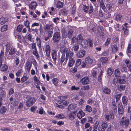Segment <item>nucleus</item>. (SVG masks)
Here are the masks:
<instances>
[{
    "label": "nucleus",
    "instance_id": "1",
    "mask_svg": "<svg viewBox=\"0 0 131 131\" xmlns=\"http://www.w3.org/2000/svg\"><path fill=\"white\" fill-rule=\"evenodd\" d=\"M26 98L27 99L26 101V104L28 107L31 106L35 102V99L34 98L28 96Z\"/></svg>",
    "mask_w": 131,
    "mask_h": 131
},
{
    "label": "nucleus",
    "instance_id": "2",
    "mask_svg": "<svg viewBox=\"0 0 131 131\" xmlns=\"http://www.w3.org/2000/svg\"><path fill=\"white\" fill-rule=\"evenodd\" d=\"M60 34V32L57 31L54 34L52 39L55 42H58L61 39Z\"/></svg>",
    "mask_w": 131,
    "mask_h": 131
},
{
    "label": "nucleus",
    "instance_id": "3",
    "mask_svg": "<svg viewBox=\"0 0 131 131\" xmlns=\"http://www.w3.org/2000/svg\"><path fill=\"white\" fill-rule=\"evenodd\" d=\"M120 125L124 128H126L128 126L129 123V119H128L122 120L119 122Z\"/></svg>",
    "mask_w": 131,
    "mask_h": 131
},
{
    "label": "nucleus",
    "instance_id": "4",
    "mask_svg": "<svg viewBox=\"0 0 131 131\" xmlns=\"http://www.w3.org/2000/svg\"><path fill=\"white\" fill-rule=\"evenodd\" d=\"M58 103L60 105H58L57 103H56V105L57 107H58L59 108H63L64 106H65L67 105V102L64 100L59 101H58Z\"/></svg>",
    "mask_w": 131,
    "mask_h": 131
},
{
    "label": "nucleus",
    "instance_id": "5",
    "mask_svg": "<svg viewBox=\"0 0 131 131\" xmlns=\"http://www.w3.org/2000/svg\"><path fill=\"white\" fill-rule=\"evenodd\" d=\"M107 126V124L106 122H103L102 125H99L98 127L99 131H105Z\"/></svg>",
    "mask_w": 131,
    "mask_h": 131
},
{
    "label": "nucleus",
    "instance_id": "6",
    "mask_svg": "<svg viewBox=\"0 0 131 131\" xmlns=\"http://www.w3.org/2000/svg\"><path fill=\"white\" fill-rule=\"evenodd\" d=\"M90 80L89 78L85 77L82 78L80 80V82L83 84H87L89 83Z\"/></svg>",
    "mask_w": 131,
    "mask_h": 131
},
{
    "label": "nucleus",
    "instance_id": "7",
    "mask_svg": "<svg viewBox=\"0 0 131 131\" xmlns=\"http://www.w3.org/2000/svg\"><path fill=\"white\" fill-rule=\"evenodd\" d=\"M122 102L124 107L127 106L129 102L128 97L125 96H123L122 98Z\"/></svg>",
    "mask_w": 131,
    "mask_h": 131
},
{
    "label": "nucleus",
    "instance_id": "8",
    "mask_svg": "<svg viewBox=\"0 0 131 131\" xmlns=\"http://www.w3.org/2000/svg\"><path fill=\"white\" fill-rule=\"evenodd\" d=\"M85 61L86 63L89 67L90 65L92 64L93 62V60L90 57H88L85 59Z\"/></svg>",
    "mask_w": 131,
    "mask_h": 131
},
{
    "label": "nucleus",
    "instance_id": "9",
    "mask_svg": "<svg viewBox=\"0 0 131 131\" xmlns=\"http://www.w3.org/2000/svg\"><path fill=\"white\" fill-rule=\"evenodd\" d=\"M85 52L83 50H80L79 51L77 52L76 55L78 57L81 58L83 57L85 55Z\"/></svg>",
    "mask_w": 131,
    "mask_h": 131
},
{
    "label": "nucleus",
    "instance_id": "10",
    "mask_svg": "<svg viewBox=\"0 0 131 131\" xmlns=\"http://www.w3.org/2000/svg\"><path fill=\"white\" fill-rule=\"evenodd\" d=\"M118 107L119 114H123L124 112V109L122 103L119 104Z\"/></svg>",
    "mask_w": 131,
    "mask_h": 131
},
{
    "label": "nucleus",
    "instance_id": "11",
    "mask_svg": "<svg viewBox=\"0 0 131 131\" xmlns=\"http://www.w3.org/2000/svg\"><path fill=\"white\" fill-rule=\"evenodd\" d=\"M103 91L105 94H109L111 92V90L110 89L106 86H104L102 88Z\"/></svg>",
    "mask_w": 131,
    "mask_h": 131
},
{
    "label": "nucleus",
    "instance_id": "12",
    "mask_svg": "<svg viewBox=\"0 0 131 131\" xmlns=\"http://www.w3.org/2000/svg\"><path fill=\"white\" fill-rule=\"evenodd\" d=\"M37 3L35 2H32L29 5V8L31 9H35L37 6Z\"/></svg>",
    "mask_w": 131,
    "mask_h": 131
},
{
    "label": "nucleus",
    "instance_id": "13",
    "mask_svg": "<svg viewBox=\"0 0 131 131\" xmlns=\"http://www.w3.org/2000/svg\"><path fill=\"white\" fill-rule=\"evenodd\" d=\"M66 52V60H68V58H73V53L72 51H70L68 52V50H67Z\"/></svg>",
    "mask_w": 131,
    "mask_h": 131
},
{
    "label": "nucleus",
    "instance_id": "14",
    "mask_svg": "<svg viewBox=\"0 0 131 131\" xmlns=\"http://www.w3.org/2000/svg\"><path fill=\"white\" fill-rule=\"evenodd\" d=\"M69 62L68 66L69 67H71L75 62V60L73 58H68Z\"/></svg>",
    "mask_w": 131,
    "mask_h": 131
},
{
    "label": "nucleus",
    "instance_id": "15",
    "mask_svg": "<svg viewBox=\"0 0 131 131\" xmlns=\"http://www.w3.org/2000/svg\"><path fill=\"white\" fill-rule=\"evenodd\" d=\"M76 116V114L73 113H70L68 115L69 119L71 121H74Z\"/></svg>",
    "mask_w": 131,
    "mask_h": 131
},
{
    "label": "nucleus",
    "instance_id": "16",
    "mask_svg": "<svg viewBox=\"0 0 131 131\" xmlns=\"http://www.w3.org/2000/svg\"><path fill=\"white\" fill-rule=\"evenodd\" d=\"M65 55L63 54L62 56L61 57V61L60 63L61 64V65H65L67 63V60H66V59L65 61L63 62L65 60Z\"/></svg>",
    "mask_w": 131,
    "mask_h": 131
},
{
    "label": "nucleus",
    "instance_id": "17",
    "mask_svg": "<svg viewBox=\"0 0 131 131\" xmlns=\"http://www.w3.org/2000/svg\"><path fill=\"white\" fill-rule=\"evenodd\" d=\"M36 43L39 48L40 49L41 47V41L39 37H37L36 38Z\"/></svg>",
    "mask_w": 131,
    "mask_h": 131
},
{
    "label": "nucleus",
    "instance_id": "18",
    "mask_svg": "<svg viewBox=\"0 0 131 131\" xmlns=\"http://www.w3.org/2000/svg\"><path fill=\"white\" fill-rule=\"evenodd\" d=\"M39 26V24L38 23H35L31 25V30L32 31H35L37 30L36 26Z\"/></svg>",
    "mask_w": 131,
    "mask_h": 131
},
{
    "label": "nucleus",
    "instance_id": "19",
    "mask_svg": "<svg viewBox=\"0 0 131 131\" xmlns=\"http://www.w3.org/2000/svg\"><path fill=\"white\" fill-rule=\"evenodd\" d=\"M97 33L98 34L100 35V36H103L104 35V30L103 29L100 28V27H98V32Z\"/></svg>",
    "mask_w": 131,
    "mask_h": 131
},
{
    "label": "nucleus",
    "instance_id": "20",
    "mask_svg": "<svg viewBox=\"0 0 131 131\" xmlns=\"http://www.w3.org/2000/svg\"><path fill=\"white\" fill-rule=\"evenodd\" d=\"M125 86L122 84H119L118 85L117 89L118 90L122 91H124L125 89Z\"/></svg>",
    "mask_w": 131,
    "mask_h": 131
},
{
    "label": "nucleus",
    "instance_id": "21",
    "mask_svg": "<svg viewBox=\"0 0 131 131\" xmlns=\"http://www.w3.org/2000/svg\"><path fill=\"white\" fill-rule=\"evenodd\" d=\"M85 115L84 113L82 111L80 110L77 114V117L79 119H80L84 116Z\"/></svg>",
    "mask_w": 131,
    "mask_h": 131
},
{
    "label": "nucleus",
    "instance_id": "22",
    "mask_svg": "<svg viewBox=\"0 0 131 131\" xmlns=\"http://www.w3.org/2000/svg\"><path fill=\"white\" fill-rule=\"evenodd\" d=\"M126 65L125 64H121L120 68L121 71L122 72H127V70L126 69Z\"/></svg>",
    "mask_w": 131,
    "mask_h": 131
},
{
    "label": "nucleus",
    "instance_id": "23",
    "mask_svg": "<svg viewBox=\"0 0 131 131\" xmlns=\"http://www.w3.org/2000/svg\"><path fill=\"white\" fill-rule=\"evenodd\" d=\"M77 39V42L78 44L81 43V42L84 40V39L81 34H79L78 35Z\"/></svg>",
    "mask_w": 131,
    "mask_h": 131
},
{
    "label": "nucleus",
    "instance_id": "24",
    "mask_svg": "<svg viewBox=\"0 0 131 131\" xmlns=\"http://www.w3.org/2000/svg\"><path fill=\"white\" fill-rule=\"evenodd\" d=\"M45 29L46 31L53 30V28L52 26L51 25H46L45 26Z\"/></svg>",
    "mask_w": 131,
    "mask_h": 131
},
{
    "label": "nucleus",
    "instance_id": "25",
    "mask_svg": "<svg viewBox=\"0 0 131 131\" xmlns=\"http://www.w3.org/2000/svg\"><path fill=\"white\" fill-rule=\"evenodd\" d=\"M74 32L72 29H70L68 32V38L70 39L73 35Z\"/></svg>",
    "mask_w": 131,
    "mask_h": 131
},
{
    "label": "nucleus",
    "instance_id": "26",
    "mask_svg": "<svg viewBox=\"0 0 131 131\" xmlns=\"http://www.w3.org/2000/svg\"><path fill=\"white\" fill-rule=\"evenodd\" d=\"M100 61L103 64H104L107 62L108 60L106 57H102L100 59Z\"/></svg>",
    "mask_w": 131,
    "mask_h": 131
},
{
    "label": "nucleus",
    "instance_id": "27",
    "mask_svg": "<svg viewBox=\"0 0 131 131\" xmlns=\"http://www.w3.org/2000/svg\"><path fill=\"white\" fill-rule=\"evenodd\" d=\"M63 3L61 2L60 1H58L56 4V7L58 8L63 7Z\"/></svg>",
    "mask_w": 131,
    "mask_h": 131
},
{
    "label": "nucleus",
    "instance_id": "28",
    "mask_svg": "<svg viewBox=\"0 0 131 131\" xmlns=\"http://www.w3.org/2000/svg\"><path fill=\"white\" fill-rule=\"evenodd\" d=\"M8 29V25H4L1 28V30L2 32L6 31Z\"/></svg>",
    "mask_w": 131,
    "mask_h": 131
},
{
    "label": "nucleus",
    "instance_id": "29",
    "mask_svg": "<svg viewBox=\"0 0 131 131\" xmlns=\"http://www.w3.org/2000/svg\"><path fill=\"white\" fill-rule=\"evenodd\" d=\"M89 8V7L88 6H86L85 5H83V10H84V12L86 13H88Z\"/></svg>",
    "mask_w": 131,
    "mask_h": 131
},
{
    "label": "nucleus",
    "instance_id": "30",
    "mask_svg": "<svg viewBox=\"0 0 131 131\" xmlns=\"http://www.w3.org/2000/svg\"><path fill=\"white\" fill-rule=\"evenodd\" d=\"M85 110L89 112H91L92 110V108L89 105H87L85 106Z\"/></svg>",
    "mask_w": 131,
    "mask_h": 131
},
{
    "label": "nucleus",
    "instance_id": "31",
    "mask_svg": "<svg viewBox=\"0 0 131 131\" xmlns=\"http://www.w3.org/2000/svg\"><path fill=\"white\" fill-rule=\"evenodd\" d=\"M6 21V20L5 18L2 17L0 19V24L1 25L5 24Z\"/></svg>",
    "mask_w": 131,
    "mask_h": 131
},
{
    "label": "nucleus",
    "instance_id": "32",
    "mask_svg": "<svg viewBox=\"0 0 131 131\" xmlns=\"http://www.w3.org/2000/svg\"><path fill=\"white\" fill-rule=\"evenodd\" d=\"M79 44H81L84 47H86L87 46V40L85 41L84 39V40L81 42V43H79Z\"/></svg>",
    "mask_w": 131,
    "mask_h": 131
},
{
    "label": "nucleus",
    "instance_id": "33",
    "mask_svg": "<svg viewBox=\"0 0 131 131\" xmlns=\"http://www.w3.org/2000/svg\"><path fill=\"white\" fill-rule=\"evenodd\" d=\"M100 6L103 9H104L106 8V7L104 4L103 0H101L100 2Z\"/></svg>",
    "mask_w": 131,
    "mask_h": 131
},
{
    "label": "nucleus",
    "instance_id": "34",
    "mask_svg": "<svg viewBox=\"0 0 131 131\" xmlns=\"http://www.w3.org/2000/svg\"><path fill=\"white\" fill-rule=\"evenodd\" d=\"M6 108L5 107L3 106L1 109V113L2 114H4L6 112Z\"/></svg>",
    "mask_w": 131,
    "mask_h": 131
},
{
    "label": "nucleus",
    "instance_id": "35",
    "mask_svg": "<svg viewBox=\"0 0 131 131\" xmlns=\"http://www.w3.org/2000/svg\"><path fill=\"white\" fill-rule=\"evenodd\" d=\"M55 117L57 118L61 119H63L65 118L64 115L62 113L59 114L58 115L56 116Z\"/></svg>",
    "mask_w": 131,
    "mask_h": 131
},
{
    "label": "nucleus",
    "instance_id": "36",
    "mask_svg": "<svg viewBox=\"0 0 131 131\" xmlns=\"http://www.w3.org/2000/svg\"><path fill=\"white\" fill-rule=\"evenodd\" d=\"M126 82V81L125 79L121 78H118V83L119 84H124Z\"/></svg>",
    "mask_w": 131,
    "mask_h": 131
},
{
    "label": "nucleus",
    "instance_id": "37",
    "mask_svg": "<svg viewBox=\"0 0 131 131\" xmlns=\"http://www.w3.org/2000/svg\"><path fill=\"white\" fill-rule=\"evenodd\" d=\"M58 81V79L57 78H54L52 79V82L53 84L56 86H57Z\"/></svg>",
    "mask_w": 131,
    "mask_h": 131
},
{
    "label": "nucleus",
    "instance_id": "38",
    "mask_svg": "<svg viewBox=\"0 0 131 131\" xmlns=\"http://www.w3.org/2000/svg\"><path fill=\"white\" fill-rule=\"evenodd\" d=\"M120 74V71L118 69H116L115 71V75L116 77L119 76Z\"/></svg>",
    "mask_w": 131,
    "mask_h": 131
},
{
    "label": "nucleus",
    "instance_id": "39",
    "mask_svg": "<svg viewBox=\"0 0 131 131\" xmlns=\"http://www.w3.org/2000/svg\"><path fill=\"white\" fill-rule=\"evenodd\" d=\"M93 8L91 4L89 5V14H90L92 13L93 12Z\"/></svg>",
    "mask_w": 131,
    "mask_h": 131
},
{
    "label": "nucleus",
    "instance_id": "40",
    "mask_svg": "<svg viewBox=\"0 0 131 131\" xmlns=\"http://www.w3.org/2000/svg\"><path fill=\"white\" fill-rule=\"evenodd\" d=\"M75 106L73 104H70L68 107V109L69 111L74 109L75 108Z\"/></svg>",
    "mask_w": 131,
    "mask_h": 131
},
{
    "label": "nucleus",
    "instance_id": "41",
    "mask_svg": "<svg viewBox=\"0 0 131 131\" xmlns=\"http://www.w3.org/2000/svg\"><path fill=\"white\" fill-rule=\"evenodd\" d=\"M27 38H28V39L29 41L32 42H34V40L32 39V35H31V34H29L27 36Z\"/></svg>",
    "mask_w": 131,
    "mask_h": 131
},
{
    "label": "nucleus",
    "instance_id": "42",
    "mask_svg": "<svg viewBox=\"0 0 131 131\" xmlns=\"http://www.w3.org/2000/svg\"><path fill=\"white\" fill-rule=\"evenodd\" d=\"M28 77L26 76H23L21 78V80L22 81V83L26 81L28 79Z\"/></svg>",
    "mask_w": 131,
    "mask_h": 131
},
{
    "label": "nucleus",
    "instance_id": "43",
    "mask_svg": "<svg viewBox=\"0 0 131 131\" xmlns=\"http://www.w3.org/2000/svg\"><path fill=\"white\" fill-rule=\"evenodd\" d=\"M113 70L112 69H108L107 70V74L109 75H111L113 72Z\"/></svg>",
    "mask_w": 131,
    "mask_h": 131
},
{
    "label": "nucleus",
    "instance_id": "44",
    "mask_svg": "<svg viewBox=\"0 0 131 131\" xmlns=\"http://www.w3.org/2000/svg\"><path fill=\"white\" fill-rule=\"evenodd\" d=\"M111 38H107L106 41L105 43V45L107 46L111 42Z\"/></svg>",
    "mask_w": 131,
    "mask_h": 131
},
{
    "label": "nucleus",
    "instance_id": "45",
    "mask_svg": "<svg viewBox=\"0 0 131 131\" xmlns=\"http://www.w3.org/2000/svg\"><path fill=\"white\" fill-rule=\"evenodd\" d=\"M81 66L83 68H88L89 67L88 64L86 63V62H82L81 63Z\"/></svg>",
    "mask_w": 131,
    "mask_h": 131
},
{
    "label": "nucleus",
    "instance_id": "46",
    "mask_svg": "<svg viewBox=\"0 0 131 131\" xmlns=\"http://www.w3.org/2000/svg\"><path fill=\"white\" fill-rule=\"evenodd\" d=\"M8 69V67L7 65H4L3 66H2L1 68V70L3 71H6Z\"/></svg>",
    "mask_w": 131,
    "mask_h": 131
},
{
    "label": "nucleus",
    "instance_id": "47",
    "mask_svg": "<svg viewBox=\"0 0 131 131\" xmlns=\"http://www.w3.org/2000/svg\"><path fill=\"white\" fill-rule=\"evenodd\" d=\"M97 71L93 70L92 73V74L93 77L94 78H96V75L97 74Z\"/></svg>",
    "mask_w": 131,
    "mask_h": 131
},
{
    "label": "nucleus",
    "instance_id": "48",
    "mask_svg": "<svg viewBox=\"0 0 131 131\" xmlns=\"http://www.w3.org/2000/svg\"><path fill=\"white\" fill-rule=\"evenodd\" d=\"M81 59H78L76 62V66L78 67L81 64Z\"/></svg>",
    "mask_w": 131,
    "mask_h": 131
},
{
    "label": "nucleus",
    "instance_id": "49",
    "mask_svg": "<svg viewBox=\"0 0 131 131\" xmlns=\"http://www.w3.org/2000/svg\"><path fill=\"white\" fill-rule=\"evenodd\" d=\"M76 6L74 5L72 8V14H74L75 12V10H76Z\"/></svg>",
    "mask_w": 131,
    "mask_h": 131
},
{
    "label": "nucleus",
    "instance_id": "50",
    "mask_svg": "<svg viewBox=\"0 0 131 131\" xmlns=\"http://www.w3.org/2000/svg\"><path fill=\"white\" fill-rule=\"evenodd\" d=\"M23 27V26L22 25H19L18 26L17 28V31L19 32H21Z\"/></svg>",
    "mask_w": 131,
    "mask_h": 131
},
{
    "label": "nucleus",
    "instance_id": "51",
    "mask_svg": "<svg viewBox=\"0 0 131 131\" xmlns=\"http://www.w3.org/2000/svg\"><path fill=\"white\" fill-rule=\"evenodd\" d=\"M34 80L36 83L38 84H39L40 82L39 80L38 79L37 77L36 76L34 77Z\"/></svg>",
    "mask_w": 131,
    "mask_h": 131
},
{
    "label": "nucleus",
    "instance_id": "52",
    "mask_svg": "<svg viewBox=\"0 0 131 131\" xmlns=\"http://www.w3.org/2000/svg\"><path fill=\"white\" fill-rule=\"evenodd\" d=\"M99 124V122H96L93 125V129H97Z\"/></svg>",
    "mask_w": 131,
    "mask_h": 131
},
{
    "label": "nucleus",
    "instance_id": "53",
    "mask_svg": "<svg viewBox=\"0 0 131 131\" xmlns=\"http://www.w3.org/2000/svg\"><path fill=\"white\" fill-rule=\"evenodd\" d=\"M29 24L30 22L28 20H26L24 22L25 25L27 28L30 27Z\"/></svg>",
    "mask_w": 131,
    "mask_h": 131
},
{
    "label": "nucleus",
    "instance_id": "54",
    "mask_svg": "<svg viewBox=\"0 0 131 131\" xmlns=\"http://www.w3.org/2000/svg\"><path fill=\"white\" fill-rule=\"evenodd\" d=\"M88 43L89 44V45L91 47H92V41L90 39H88L87 40V44Z\"/></svg>",
    "mask_w": 131,
    "mask_h": 131
},
{
    "label": "nucleus",
    "instance_id": "55",
    "mask_svg": "<svg viewBox=\"0 0 131 131\" xmlns=\"http://www.w3.org/2000/svg\"><path fill=\"white\" fill-rule=\"evenodd\" d=\"M122 95V93L116 94L115 95V97L116 98V99H117V100H119Z\"/></svg>",
    "mask_w": 131,
    "mask_h": 131
},
{
    "label": "nucleus",
    "instance_id": "56",
    "mask_svg": "<svg viewBox=\"0 0 131 131\" xmlns=\"http://www.w3.org/2000/svg\"><path fill=\"white\" fill-rule=\"evenodd\" d=\"M33 54L35 55L37 58H38L39 57V55L38 54L37 50H34Z\"/></svg>",
    "mask_w": 131,
    "mask_h": 131
},
{
    "label": "nucleus",
    "instance_id": "57",
    "mask_svg": "<svg viewBox=\"0 0 131 131\" xmlns=\"http://www.w3.org/2000/svg\"><path fill=\"white\" fill-rule=\"evenodd\" d=\"M14 92V90L12 88H11L9 89L8 93L9 95H11L12 94H13Z\"/></svg>",
    "mask_w": 131,
    "mask_h": 131
},
{
    "label": "nucleus",
    "instance_id": "58",
    "mask_svg": "<svg viewBox=\"0 0 131 131\" xmlns=\"http://www.w3.org/2000/svg\"><path fill=\"white\" fill-rule=\"evenodd\" d=\"M90 88V86L89 85H87L86 86H84L82 89V90H88Z\"/></svg>",
    "mask_w": 131,
    "mask_h": 131
},
{
    "label": "nucleus",
    "instance_id": "59",
    "mask_svg": "<svg viewBox=\"0 0 131 131\" xmlns=\"http://www.w3.org/2000/svg\"><path fill=\"white\" fill-rule=\"evenodd\" d=\"M122 17V16L120 15H117L116 16V20L119 21L120 20V19Z\"/></svg>",
    "mask_w": 131,
    "mask_h": 131
},
{
    "label": "nucleus",
    "instance_id": "60",
    "mask_svg": "<svg viewBox=\"0 0 131 131\" xmlns=\"http://www.w3.org/2000/svg\"><path fill=\"white\" fill-rule=\"evenodd\" d=\"M118 78L117 79H114L112 83L114 84L115 85H116V83H118Z\"/></svg>",
    "mask_w": 131,
    "mask_h": 131
},
{
    "label": "nucleus",
    "instance_id": "61",
    "mask_svg": "<svg viewBox=\"0 0 131 131\" xmlns=\"http://www.w3.org/2000/svg\"><path fill=\"white\" fill-rule=\"evenodd\" d=\"M71 42L72 43H75L77 42V38L74 37H73L72 39Z\"/></svg>",
    "mask_w": 131,
    "mask_h": 131
},
{
    "label": "nucleus",
    "instance_id": "62",
    "mask_svg": "<svg viewBox=\"0 0 131 131\" xmlns=\"http://www.w3.org/2000/svg\"><path fill=\"white\" fill-rule=\"evenodd\" d=\"M46 55L48 57H49L50 55V50H46Z\"/></svg>",
    "mask_w": 131,
    "mask_h": 131
},
{
    "label": "nucleus",
    "instance_id": "63",
    "mask_svg": "<svg viewBox=\"0 0 131 131\" xmlns=\"http://www.w3.org/2000/svg\"><path fill=\"white\" fill-rule=\"evenodd\" d=\"M79 89V87H75V86H72L71 88V90L72 91L74 90H78Z\"/></svg>",
    "mask_w": 131,
    "mask_h": 131
},
{
    "label": "nucleus",
    "instance_id": "64",
    "mask_svg": "<svg viewBox=\"0 0 131 131\" xmlns=\"http://www.w3.org/2000/svg\"><path fill=\"white\" fill-rule=\"evenodd\" d=\"M48 36L50 37H51L52 36V35L53 34V30H51L48 31Z\"/></svg>",
    "mask_w": 131,
    "mask_h": 131
}]
</instances>
